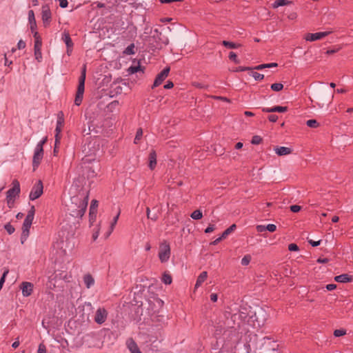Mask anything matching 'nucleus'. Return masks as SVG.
<instances>
[{"label": "nucleus", "instance_id": "obj_5", "mask_svg": "<svg viewBox=\"0 0 353 353\" xmlns=\"http://www.w3.org/2000/svg\"><path fill=\"white\" fill-rule=\"evenodd\" d=\"M170 257V247L168 242L163 241L159 245V258L161 263L167 262Z\"/></svg>", "mask_w": 353, "mask_h": 353}, {"label": "nucleus", "instance_id": "obj_22", "mask_svg": "<svg viewBox=\"0 0 353 353\" xmlns=\"http://www.w3.org/2000/svg\"><path fill=\"white\" fill-rule=\"evenodd\" d=\"M62 39L65 42L67 48H72L73 43L68 33L64 32V34H63Z\"/></svg>", "mask_w": 353, "mask_h": 353}, {"label": "nucleus", "instance_id": "obj_17", "mask_svg": "<svg viewBox=\"0 0 353 353\" xmlns=\"http://www.w3.org/2000/svg\"><path fill=\"white\" fill-rule=\"evenodd\" d=\"M83 282L87 288H90L94 284V279L90 274L83 276Z\"/></svg>", "mask_w": 353, "mask_h": 353}, {"label": "nucleus", "instance_id": "obj_12", "mask_svg": "<svg viewBox=\"0 0 353 353\" xmlns=\"http://www.w3.org/2000/svg\"><path fill=\"white\" fill-rule=\"evenodd\" d=\"M34 288V285L28 281H23L21 283L20 285V289L21 290L22 294L23 296L27 297L31 295L32 293Z\"/></svg>", "mask_w": 353, "mask_h": 353}, {"label": "nucleus", "instance_id": "obj_40", "mask_svg": "<svg viewBox=\"0 0 353 353\" xmlns=\"http://www.w3.org/2000/svg\"><path fill=\"white\" fill-rule=\"evenodd\" d=\"M229 59L232 61H233L235 63H239L240 61L239 60L237 59V56L236 54V53H234V52H230V54H229Z\"/></svg>", "mask_w": 353, "mask_h": 353}, {"label": "nucleus", "instance_id": "obj_61", "mask_svg": "<svg viewBox=\"0 0 353 353\" xmlns=\"http://www.w3.org/2000/svg\"><path fill=\"white\" fill-rule=\"evenodd\" d=\"M217 299H218V296H217L216 294H215V293L211 294V295H210V300L212 302H216Z\"/></svg>", "mask_w": 353, "mask_h": 353}, {"label": "nucleus", "instance_id": "obj_63", "mask_svg": "<svg viewBox=\"0 0 353 353\" xmlns=\"http://www.w3.org/2000/svg\"><path fill=\"white\" fill-rule=\"evenodd\" d=\"M52 279L51 277H50L49 278V281H48V288L50 289H53L54 288H55V284L52 283Z\"/></svg>", "mask_w": 353, "mask_h": 353}, {"label": "nucleus", "instance_id": "obj_36", "mask_svg": "<svg viewBox=\"0 0 353 353\" xmlns=\"http://www.w3.org/2000/svg\"><path fill=\"white\" fill-rule=\"evenodd\" d=\"M143 136V130L141 128H139L137 131L136 136L134 138V143H137Z\"/></svg>", "mask_w": 353, "mask_h": 353}, {"label": "nucleus", "instance_id": "obj_60", "mask_svg": "<svg viewBox=\"0 0 353 353\" xmlns=\"http://www.w3.org/2000/svg\"><path fill=\"white\" fill-rule=\"evenodd\" d=\"M309 243L310 244L313 246V247H316V246H318L320 245L321 243V241H312V240H310L309 241Z\"/></svg>", "mask_w": 353, "mask_h": 353}, {"label": "nucleus", "instance_id": "obj_27", "mask_svg": "<svg viewBox=\"0 0 353 353\" xmlns=\"http://www.w3.org/2000/svg\"><path fill=\"white\" fill-rule=\"evenodd\" d=\"M123 53L128 55H131L135 54L134 51V44L131 43L123 51Z\"/></svg>", "mask_w": 353, "mask_h": 353}, {"label": "nucleus", "instance_id": "obj_21", "mask_svg": "<svg viewBox=\"0 0 353 353\" xmlns=\"http://www.w3.org/2000/svg\"><path fill=\"white\" fill-rule=\"evenodd\" d=\"M157 165V154L155 151H152L149 155V167L153 170Z\"/></svg>", "mask_w": 353, "mask_h": 353}, {"label": "nucleus", "instance_id": "obj_8", "mask_svg": "<svg viewBox=\"0 0 353 353\" xmlns=\"http://www.w3.org/2000/svg\"><path fill=\"white\" fill-rule=\"evenodd\" d=\"M108 316V312L107 310L103 307H99L96 311L95 316H94V321L101 325L103 323Z\"/></svg>", "mask_w": 353, "mask_h": 353}, {"label": "nucleus", "instance_id": "obj_23", "mask_svg": "<svg viewBox=\"0 0 353 353\" xmlns=\"http://www.w3.org/2000/svg\"><path fill=\"white\" fill-rule=\"evenodd\" d=\"M222 44L225 47V48H230V49H236V48H238L241 46V44L239 43H234V42H231V41H222Z\"/></svg>", "mask_w": 353, "mask_h": 353}, {"label": "nucleus", "instance_id": "obj_39", "mask_svg": "<svg viewBox=\"0 0 353 353\" xmlns=\"http://www.w3.org/2000/svg\"><path fill=\"white\" fill-rule=\"evenodd\" d=\"M4 228L9 234H12L15 230L14 228L10 223L6 224Z\"/></svg>", "mask_w": 353, "mask_h": 353}, {"label": "nucleus", "instance_id": "obj_29", "mask_svg": "<svg viewBox=\"0 0 353 353\" xmlns=\"http://www.w3.org/2000/svg\"><path fill=\"white\" fill-rule=\"evenodd\" d=\"M190 216L193 219L199 220L202 218L203 214L199 210H196L191 214Z\"/></svg>", "mask_w": 353, "mask_h": 353}, {"label": "nucleus", "instance_id": "obj_19", "mask_svg": "<svg viewBox=\"0 0 353 353\" xmlns=\"http://www.w3.org/2000/svg\"><path fill=\"white\" fill-rule=\"evenodd\" d=\"M334 280L339 283H347L351 281L352 278L351 276H349L347 274H343L339 276H336L334 277Z\"/></svg>", "mask_w": 353, "mask_h": 353}, {"label": "nucleus", "instance_id": "obj_33", "mask_svg": "<svg viewBox=\"0 0 353 353\" xmlns=\"http://www.w3.org/2000/svg\"><path fill=\"white\" fill-rule=\"evenodd\" d=\"M306 124L308 127L312 128H317L319 125V123L315 119H310L307 121Z\"/></svg>", "mask_w": 353, "mask_h": 353}, {"label": "nucleus", "instance_id": "obj_50", "mask_svg": "<svg viewBox=\"0 0 353 353\" xmlns=\"http://www.w3.org/2000/svg\"><path fill=\"white\" fill-rule=\"evenodd\" d=\"M61 134H57V132H56V134H55V143H54V145H56V146H59V144H60V141H61Z\"/></svg>", "mask_w": 353, "mask_h": 353}, {"label": "nucleus", "instance_id": "obj_52", "mask_svg": "<svg viewBox=\"0 0 353 353\" xmlns=\"http://www.w3.org/2000/svg\"><path fill=\"white\" fill-rule=\"evenodd\" d=\"M215 229V227H214V225L213 224H210L208 225V227L205 230V233H210L212 232H213Z\"/></svg>", "mask_w": 353, "mask_h": 353}, {"label": "nucleus", "instance_id": "obj_28", "mask_svg": "<svg viewBox=\"0 0 353 353\" xmlns=\"http://www.w3.org/2000/svg\"><path fill=\"white\" fill-rule=\"evenodd\" d=\"M162 281L166 284V285H169L172 283V276H170V274L165 272L163 274V276H162Z\"/></svg>", "mask_w": 353, "mask_h": 353}, {"label": "nucleus", "instance_id": "obj_32", "mask_svg": "<svg viewBox=\"0 0 353 353\" xmlns=\"http://www.w3.org/2000/svg\"><path fill=\"white\" fill-rule=\"evenodd\" d=\"M283 88V85L281 83H275L271 85V89L275 92H279Z\"/></svg>", "mask_w": 353, "mask_h": 353}, {"label": "nucleus", "instance_id": "obj_42", "mask_svg": "<svg viewBox=\"0 0 353 353\" xmlns=\"http://www.w3.org/2000/svg\"><path fill=\"white\" fill-rule=\"evenodd\" d=\"M262 139L259 136H254L252 139L251 143L254 145L261 143Z\"/></svg>", "mask_w": 353, "mask_h": 353}, {"label": "nucleus", "instance_id": "obj_18", "mask_svg": "<svg viewBox=\"0 0 353 353\" xmlns=\"http://www.w3.org/2000/svg\"><path fill=\"white\" fill-rule=\"evenodd\" d=\"M208 277V272L205 271L202 272L198 276L194 288L196 289L201 285V284L206 280Z\"/></svg>", "mask_w": 353, "mask_h": 353}, {"label": "nucleus", "instance_id": "obj_15", "mask_svg": "<svg viewBox=\"0 0 353 353\" xmlns=\"http://www.w3.org/2000/svg\"><path fill=\"white\" fill-rule=\"evenodd\" d=\"M274 151L279 156L288 155L292 153V150L290 148L288 147H276L274 148Z\"/></svg>", "mask_w": 353, "mask_h": 353}, {"label": "nucleus", "instance_id": "obj_31", "mask_svg": "<svg viewBox=\"0 0 353 353\" xmlns=\"http://www.w3.org/2000/svg\"><path fill=\"white\" fill-rule=\"evenodd\" d=\"M119 214H120V212H119L117 213V214L114 217V219H113V220H112V223H111V225H110V231H109V232H108V236H109V235L111 234V232L113 231L115 225H116V224H117V221H118V219H119Z\"/></svg>", "mask_w": 353, "mask_h": 353}, {"label": "nucleus", "instance_id": "obj_35", "mask_svg": "<svg viewBox=\"0 0 353 353\" xmlns=\"http://www.w3.org/2000/svg\"><path fill=\"white\" fill-rule=\"evenodd\" d=\"M251 261V256L249 254L245 255L241 259L242 265H248Z\"/></svg>", "mask_w": 353, "mask_h": 353}, {"label": "nucleus", "instance_id": "obj_59", "mask_svg": "<svg viewBox=\"0 0 353 353\" xmlns=\"http://www.w3.org/2000/svg\"><path fill=\"white\" fill-rule=\"evenodd\" d=\"M174 86V84L172 81H168L166 83V84L164 85V88L165 89H170L172 88H173Z\"/></svg>", "mask_w": 353, "mask_h": 353}, {"label": "nucleus", "instance_id": "obj_6", "mask_svg": "<svg viewBox=\"0 0 353 353\" xmlns=\"http://www.w3.org/2000/svg\"><path fill=\"white\" fill-rule=\"evenodd\" d=\"M43 186L41 181H38L32 187L29 198L31 201H34L41 196L43 194Z\"/></svg>", "mask_w": 353, "mask_h": 353}, {"label": "nucleus", "instance_id": "obj_30", "mask_svg": "<svg viewBox=\"0 0 353 353\" xmlns=\"http://www.w3.org/2000/svg\"><path fill=\"white\" fill-rule=\"evenodd\" d=\"M139 71L143 72V69L141 68V67L140 65L130 66L128 69V72L129 74H134Z\"/></svg>", "mask_w": 353, "mask_h": 353}, {"label": "nucleus", "instance_id": "obj_3", "mask_svg": "<svg viewBox=\"0 0 353 353\" xmlns=\"http://www.w3.org/2000/svg\"><path fill=\"white\" fill-rule=\"evenodd\" d=\"M20 193V184L17 180L12 181V188L8 190L6 193V201L9 208L13 206L14 199L19 196Z\"/></svg>", "mask_w": 353, "mask_h": 353}, {"label": "nucleus", "instance_id": "obj_34", "mask_svg": "<svg viewBox=\"0 0 353 353\" xmlns=\"http://www.w3.org/2000/svg\"><path fill=\"white\" fill-rule=\"evenodd\" d=\"M288 110V107L286 106H274L273 107V112H285Z\"/></svg>", "mask_w": 353, "mask_h": 353}, {"label": "nucleus", "instance_id": "obj_51", "mask_svg": "<svg viewBox=\"0 0 353 353\" xmlns=\"http://www.w3.org/2000/svg\"><path fill=\"white\" fill-rule=\"evenodd\" d=\"M265 226L266 225H256V229L258 232H263L267 230V229L265 228Z\"/></svg>", "mask_w": 353, "mask_h": 353}, {"label": "nucleus", "instance_id": "obj_1", "mask_svg": "<svg viewBox=\"0 0 353 353\" xmlns=\"http://www.w3.org/2000/svg\"><path fill=\"white\" fill-rule=\"evenodd\" d=\"M88 203V190L82 188L70 197V202L66 204L67 212L73 217L81 218L85 214Z\"/></svg>", "mask_w": 353, "mask_h": 353}, {"label": "nucleus", "instance_id": "obj_13", "mask_svg": "<svg viewBox=\"0 0 353 353\" xmlns=\"http://www.w3.org/2000/svg\"><path fill=\"white\" fill-rule=\"evenodd\" d=\"M63 112H59L57 115V126L55 129V132H57V134H61V132L62 130V127L64 123V117H63Z\"/></svg>", "mask_w": 353, "mask_h": 353}, {"label": "nucleus", "instance_id": "obj_10", "mask_svg": "<svg viewBox=\"0 0 353 353\" xmlns=\"http://www.w3.org/2000/svg\"><path fill=\"white\" fill-rule=\"evenodd\" d=\"M41 18L43 22L44 26H47L50 24L51 21V12L48 5H44L41 8Z\"/></svg>", "mask_w": 353, "mask_h": 353}, {"label": "nucleus", "instance_id": "obj_57", "mask_svg": "<svg viewBox=\"0 0 353 353\" xmlns=\"http://www.w3.org/2000/svg\"><path fill=\"white\" fill-rule=\"evenodd\" d=\"M251 70V68L249 67L239 66L234 71L235 72H242V71H245V70Z\"/></svg>", "mask_w": 353, "mask_h": 353}, {"label": "nucleus", "instance_id": "obj_7", "mask_svg": "<svg viewBox=\"0 0 353 353\" xmlns=\"http://www.w3.org/2000/svg\"><path fill=\"white\" fill-rule=\"evenodd\" d=\"M330 33V31L319 32L316 33H307L305 36V39L307 41H314L316 40L322 39L323 38L329 35Z\"/></svg>", "mask_w": 353, "mask_h": 353}, {"label": "nucleus", "instance_id": "obj_56", "mask_svg": "<svg viewBox=\"0 0 353 353\" xmlns=\"http://www.w3.org/2000/svg\"><path fill=\"white\" fill-rule=\"evenodd\" d=\"M336 288V284H334V283H331V284H327L326 285V289L328 290V291H332V290H334Z\"/></svg>", "mask_w": 353, "mask_h": 353}, {"label": "nucleus", "instance_id": "obj_46", "mask_svg": "<svg viewBox=\"0 0 353 353\" xmlns=\"http://www.w3.org/2000/svg\"><path fill=\"white\" fill-rule=\"evenodd\" d=\"M288 250L291 252H293V251H298L299 250L298 245L295 243H290L289 245H288Z\"/></svg>", "mask_w": 353, "mask_h": 353}, {"label": "nucleus", "instance_id": "obj_4", "mask_svg": "<svg viewBox=\"0 0 353 353\" xmlns=\"http://www.w3.org/2000/svg\"><path fill=\"white\" fill-rule=\"evenodd\" d=\"M34 212H35L34 207L32 206L30 210L28 211V214L26 215V217L23 221V224L22 226V231H23V236H24L25 239H26L29 235V230L31 227L32 221L34 219Z\"/></svg>", "mask_w": 353, "mask_h": 353}, {"label": "nucleus", "instance_id": "obj_62", "mask_svg": "<svg viewBox=\"0 0 353 353\" xmlns=\"http://www.w3.org/2000/svg\"><path fill=\"white\" fill-rule=\"evenodd\" d=\"M32 32L33 33V37L34 38V41H37V39H41L40 35L35 30Z\"/></svg>", "mask_w": 353, "mask_h": 353}, {"label": "nucleus", "instance_id": "obj_9", "mask_svg": "<svg viewBox=\"0 0 353 353\" xmlns=\"http://www.w3.org/2000/svg\"><path fill=\"white\" fill-rule=\"evenodd\" d=\"M43 157V149L35 148L32 159V166L34 170L38 168Z\"/></svg>", "mask_w": 353, "mask_h": 353}, {"label": "nucleus", "instance_id": "obj_26", "mask_svg": "<svg viewBox=\"0 0 353 353\" xmlns=\"http://www.w3.org/2000/svg\"><path fill=\"white\" fill-rule=\"evenodd\" d=\"M98 207V201L97 200H92L90 207V215L97 214V208Z\"/></svg>", "mask_w": 353, "mask_h": 353}, {"label": "nucleus", "instance_id": "obj_2", "mask_svg": "<svg viewBox=\"0 0 353 353\" xmlns=\"http://www.w3.org/2000/svg\"><path fill=\"white\" fill-rule=\"evenodd\" d=\"M85 66L84 65L81 74L79 79V85L74 99V104L76 105H80L82 102L84 89H85Z\"/></svg>", "mask_w": 353, "mask_h": 353}, {"label": "nucleus", "instance_id": "obj_41", "mask_svg": "<svg viewBox=\"0 0 353 353\" xmlns=\"http://www.w3.org/2000/svg\"><path fill=\"white\" fill-rule=\"evenodd\" d=\"M34 50V57L37 61L41 62L42 60V53L41 50Z\"/></svg>", "mask_w": 353, "mask_h": 353}, {"label": "nucleus", "instance_id": "obj_45", "mask_svg": "<svg viewBox=\"0 0 353 353\" xmlns=\"http://www.w3.org/2000/svg\"><path fill=\"white\" fill-rule=\"evenodd\" d=\"M265 228L268 231L270 232H274L276 230V226L274 224H268L265 226Z\"/></svg>", "mask_w": 353, "mask_h": 353}, {"label": "nucleus", "instance_id": "obj_38", "mask_svg": "<svg viewBox=\"0 0 353 353\" xmlns=\"http://www.w3.org/2000/svg\"><path fill=\"white\" fill-rule=\"evenodd\" d=\"M345 334H346V330H343V329L335 330L334 332V335L336 337H339V336H343Z\"/></svg>", "mask_w": 353, "mask_h": 353}, {"label": "nucleus", "instance_id": "obj_47", "mask_svg": "<svg viewBox=\"0 0 353 353\" xmlns=\"http://www.w3.org/2000/svg\"><path fill=\"white\" fill-rule=\"evenodd\" d=\"M46 141H47V137L43 138L42 140H41V141L37 143V145H36V148H39V147H40V148H41V149H43V145L46 143Z\"/></svg>", "mask_w": 353, "mask_h": 353}, {"label": "nucleus", "instance_id": "obj_44", "mask_svg": "<svg viewBox=\"0 0 353 353\" xmlns=\"http://www.w3.org/2000/svg\"><path fill=\"white\" fill-rule=\"evenodd\" d=\"M41 46H42L41 39H37V41H34V50H41Z\"/></svg>", "mask_w": 353, "mask_h": 353}, {"label": "nucleus", "instance_id": "obj_20", "mask_svg": "<svg viewBox=\"0 0 353 353\" xmlns=\"http://www.w3.org/2000/svg\"><path fill=\"white\" fill-rule=\"evenodd\" d=\"M96 144L95 141H90L88 143L84 145L83 151L85 152L88 154L91 155L94 153V150H92V148H94Z\"/></svg>", "mask_w": 353, "mask_h": 353}, {"label": "nucleus", "instance_id": "obj_43", "mask_svg": "<svg viewBox=\"0 0 353 353\" xmlns=\"http://www.w3.org/2000/svg\"><path fill=\"white\" fill-rule=\"evenodd\" d=\"M8 270L4 271L1 278L0 279V290H1L3 285L5 282L6 276L8 274Z\"/></svg>", "mask_w": 353, "mask_h": 353}, {"label": "nucleus", "instance_id": "obj_14", "mask_svg": "<svg viewBox=\"0 0 353 353\" xmlns=\"http://www.w3.org/2000/svg\"><path fill=\"white\" fill-rule=\"evenodd\" d=\"M127 346L130 353H141L139 348L137 346V344L132 339H129L127 341Z\"/></svg>", "mask_w": 353, "mask_h": 353}, {"label": "nucleus", "instance_id": "obj_55", "mask_svg": "<svg viewBox=\"0 0 353 353\" xmlns=\"http://www.w3.org/2000/svg\"><path fill=\"white\" fill-rule=\"evenodd\" d=\"M17 48L19 49H23L26 48V43L23 40H19L17 43Z\"/></svg>", "mask_w": 353, "mask_h": 353}, {"label": "nucleus", "instance_id": "obj_25", "mask_svg": "<svg viewBox=\"0 0 353 353\" xmlns=\"http://www.w3.org/2000/svg\"><path fill=\"white\" fill-rule=\"evenodd\" d=\"M236 226L235 224H232L228 228H227L221 234V238L225 239L230 234L234 232Z\"/></svg>", "mask_w": 353, "mask_h": 353}, {"label": "nucleus", "instance_id": "obj_37", "mask_svg": "<svg viewBox=\"0 0 353 353\" xmlns=\"http://www.w3.org/2000/svg\"><path fill=\"white\" fill-rule=\"evenodd\" d=\"M251 75L256 81H261V80L263 79V78H264V75L263 74H260L256 72H252Z\"/></svg>", "mask_w": 353, "mask_h": 353}, {"label": "nucleus", "instance_id": "obj_48", "mask_svg": "<svg viewBox=\"0 0 353 353\" xmlns=\"http://www.w3.org/2000/svg\"><path fill=\"white\" fill-rule=\"evenodd\" d=\"M301 207L298 205H293L290 206V210L292 212H298L301 210Z\"/></svg>", "mask_w": 353, "mask_h": 353}, {"label": "nucleus", "instance_id": "obj_24", "mask_svg": "<svg viewBox=\"0 0 353 353\" xmlns=\"http://www.w3.org/2000/svg\"><path fill=\"white\" fill-rule=\"evenodd\" d=\"M291 3V1L288 0H276L272 4L274 8H277L280 6H286Z\"/></svg>", "mask_w": 353, "mask_h": 353}, {"label": "nucleus", "instance_id": "obj_64", "mask_svg": "<svg viewBox=\"0 0 353 353\" xmlns=\"http://www.w3.org/2000/svg\"><path fill=\"white\" fill-rule=\"evenodd\" d=\"M262 111L264 112H273V107L272 108H263Z\"/></svg>", "mask_w": 353, "mask_h": 353}, {"label": "nucleus", "instance_id": "obj_49", "mask_svg": "<svg viewBox=\"0 0 353 353\" xmlns=\"http://www.w3.org/2000/svg\"><path fill=\"white\" fill-rule=\"evenodd\" d=\"M37 353H46V348L43 344H39Z\"/></svg>", "mask_w": 353, "mask_h": 353}, {"label": "nucleus", "instance_id": "obj_53", "mask_svg": "<svg viewBox=\"0 0 353 353\" xmlns=\"http://www.w3.org/2000/svg\"><path fill=\"white\" fill-rule=\"evenodd\" d=\"M59 2V6L61 8H65L68 6V1L67 0H58Z\"/></svg>", "mask_w": 353, "mask_h": 353}, {"label": "nucleus", "instance_id": "obj_11", "mask_svg": "<svg viewBox=\"0 0 353 353\" xmlns=\"http://www.w3.org/2000/svg\"><path fill=\"white\" fill-rule=\"evenodd\" d=\"M170 72V68H165L157 76L152 88L159 86L162 83V82L165 79V78L168 76Z\"/></svg>", "mask_w": 353, "mask_h": 353}, {"label": "nucleus", "instance_id": "obj_16", "mask_svg": "<svg viewBox=\"0 0 353 353\" xmlns=\"http://www.w3.org/2000/svg\"><path fill=\"white\" fill-rule=\"evenodd\" d=\"M28 21L30 26V30L33 32L37 28V23L34 13L32 10L28 11Z\"/></svg>", "mask_w": 353, "mask_h": 353}, {"label": "nucleus", "instance_id": "obj_54", "mask_svg": "<svg viewBox=\"0 0 353 353\" xmlns=\"http://www.w3.org/2000/svg\"><path fill=\"white\" fill-rule=\"evenodd\" d=\"M268 119L270 122L274 123L277 121L278 117L275 114H270L268 116Z\"/></svg>", "mask_w": 353, "mask_h": 353}, {"label": "nucleus", "instance_id": "obj_58", "mask_svg": "<svg viewBox=\"0 0 353 353\" xmlns=\"http://www.w3.org/2000/svg\"><path fill=\"white\" fill-rule=\"evenodd\" d=\"M268 63H265V64H261V65H256L254 69L255 70H263L264 68H268Z\"/></svg>", "mask_w": 353, "mask_h": 353}]
</instances>
